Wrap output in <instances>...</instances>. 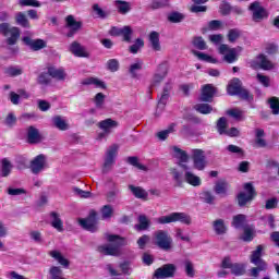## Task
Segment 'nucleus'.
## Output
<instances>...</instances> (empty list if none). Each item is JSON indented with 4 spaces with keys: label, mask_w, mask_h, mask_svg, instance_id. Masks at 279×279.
Listing matches in <instances>:
<instances>
[{
    "label": "nucleus",
    "mask_w": 279,
    "mask_h": 279,
    "mask_svg": "<svg viewBox=\"0 0 279 279\" xmlns=\"http://www.w3.org/2000/svg\"><path fill=\"white\" fill-rule=\"evenodd\" d=\"M107 241L113 244L98 246V252H100V254H105V256H120L121 247L128 245L125 238H121V235L117 234H108Z\"/></svg>",
    "instance_id": "obj_1"
},
{
    "label": "nucleus",
    "mask_w": 279,
    "mask_h": 279,
    "mask_svg": "<svg viewBox=\"0 0 279 279\" xmlns=\"http://www.w3.org/2000/svg\"><path fill=\"white\" fill-rule=\"evenodd\" d=\"M0 34L7 38L5 44L9 47H14L21 38V28L12 26L8 22H3L0 24Z\"/></svg>",
    "instance_id": "obj_2"
},
{
    "label": "nucleus",
    "mask_w": 279,
    "mask_h": 279,
    "mask_svg": "<svg viewBox=\"0 0 279 279\" xmlns=\"http://www.w3.org/2000/svg\"><path fill=\"white\" fill-rule=\"evenodd\" d=\"M243 189L244 192H240L236 195V202L240 208H245V206L252 204L256 199V195H258L252 182L244 183Z\"/></svg>",
    "instance_id": "obj_3"
},
{
    "label": "nucleus",
    "mask_w": 279,
    "mask_h": 279,
    "mask_svg": "<svg viewBox=\"0 0 279 279\" xmlns=\"http://www.w3.org/2000/svg\"><path fill=\"white\" fill-rule=\"evenodd\" d=\"M155 221L160 226H165L167 223H175L177 221H180V223H184V226H191V223L193 222L191 216L186 213H172L168 216H161L159 218H156Z\"/></svg>",
    "instance_id": "obj_4"
},
{
    "label": "nucleus",
    "mask_w": 279,
    "mask_h": 279,
    "mask_svg": "<svg viewBox=\"0 0 279 279\" xmlns=\"http://www.w3.org/2000/svg\"><path fill=\"white\" fill-rule=\"evenodd\" d=\"M154 245L163 250V252H170L173 247V238L169 234L167 230H157L154 233Z\"/></svg>",
    "instance_id": "obj_5"
},
{
    "label": "nucleus",
    "mask_w": 279,
    "mask_h": 279,
    "mask_svg": "<svg viewBox=\"0 0 279 279\" xmlns=\"http://www.w3.org/2000/svg\"><path fill=\"white\" fill-rule=\"evenodd\" d=\"M118 154H119V146L117 144H112L111 146H109V148L105 154V160L101 169L102 173L106 174L112 171V167H114V162Z\"/></svg>",
    "instance_id": "obj_6"
},
{
    "label": "nucleus",
    "mask_w": 279,
    "mask_h": 279,
    "mask_svg": "<svg viewBox=\"0 0 279 279\" xmlns=\"http://www.w3.org/2000/svg\"><path fill=\"white\" fill-rule=\"evenodd\" d=\"M248 11L252 12V21H254V23H260V21H264V19L269 16L267 9L260 5V2L258 1L251 3L248 5Z\"/></svg>",
    "instance_id": "obj_7"
},
{
    "label": "nucleus",
    "mask_w": 279,
    "mask_h": 279,
    "mask_svg": "<svg viewBox=\"0 0 279 279\" xmlns=\"http://www.w3.org/2000/svg\"><path fill=\"white\" fill-rule=\"evenodd\" d=\"M78 223L83 230H87V232H97L99 230V227L97 226V211L90 210L89 216L87 218L80 219Z\"/></svg>",
    "instance_id": "obj_8"
},
{
    "label": "nucleus",
    "mask_w": 279,
    "mask_h": 279,
    "mask_svg": "<svg viewBox=\"0 0 279 279\" xmlns=\"http://www.w3.org/2000/svg\"><path fill=\"white\" fill-rule=\"evenodd\" d=\"M193 167L197 169V171H204L206 167H208V161L206 160V154L202 149H193L192 156Z\"/></svg>",
    "instance_id": "obj_9"
},
{
    "label": "nucleus",
    "mask_w": 279,
    "mask_h": 279,
    "mask_svg": "<svg viewBox=\"0 0 279 279\" xmlns=\"http://www.w3.org/2000/svg\"><path fill=\"white\" fill-rule=\"evenodd\" d=\"M26 36L22 38V43L29 47L33 51H40V49H45L47 47V43L43 39H32L34 33L26 31L24 33Z\"/></svg>",
    "instance_id": "obj_10"
},
{
    "label": "nucleus",
    "mask_w": 279,
    "mask_h": 279,
    "mask_svg": "<svg viewBox=\"0 0 279 279\" xmlns=\"http://www.w3.org/2000/svg\"><path fill=\"white\" fill-rule=\"evenodd\" d=\"M177 271L178 267L174 264H166L155 270L154 278H175Z\"/></svg>",
    "instance_id": "obj_11"
},
{
    "label": "nucleus",
    "mask_w": 279,
    "mask_h": 279,
    "mask_svg": "<svg viewBox=\"0 0 279 279\" xmlns=\"http://www.w3.org/2000/svg\"><path fill=\"white\" fill-rule=\"evenodd\" d=\"M29 169L34 175H38V173H43L45 169H47V156L40 154L36 156L32 161Z\"/></svg>",
    "instance_id": "obj_12"
},
{
    "label": "nucleus",
    "mask_w": 279,
    "mask_h": 279,
    "mask_svg": "<svg viewBox=\"0 0 279 279\" xmlns=\"http://www.w3.org/2000/svg\"><path fill=\"white\" fill-rule=\"evenodd\" d=\"M82 21H76L75 16L68 15L65 17V27L70 31L66 33V38H73L82 29Z\"/></svg>",
    "instance_id": "obj_13"
},
{
    "label": "nucleus",
    "mask_w": 279,
    "mask_h": 279,
    "mask_svg": "<svg viewBox=\"0 0 279 279\" xmlns=\"http://www.w3.org/2000/svg\"><path fill=\"white\" fill-rule=\"evenodd\" d=\"M217 94V87H214L213 84H206L202 88V93L199 96V101H204L205 104L213 102L215 95Z\"/></svg>",
    "instance_id": "obj_14"
},
{
    "label": "nucleus",
    "mask_w": 279,
    "mask_h": 279,
    "mask_svg": "<svg viewBox=\"0 0 279 279\" xmlns=\"http://www.w3.org/2000/svg\"><path fill=\"white\" fill-rule=\"evenodd\" d=\"M258 61H252V69H262L263 71H271L274 69V63L267 59L265 54L257 56Z\"/></svg>",
    "instance_id": "obj_15"
},
{
    "label": "nucleus",
    "mask_w": 279,
    "mask_h": 279,
    "mask_svg": "<svg viewBox=\"0 0 279 279\" xmlns=\"http://www.w3.org/2000/svg\"><path fill=\"white\" fill-rule=\"evenodd\" d=\"M69 51L75 56V58H90V53L86 51V47L82 46L78 41H73L69 46Z\"/></svg>",
    "instance_id": "obj_16"
},
{
    "label": "nucleus",
    "mask_w": 279,
    "mask_h": 279,
    "mask_svg": "<svg viewBox=\"0 0 279 279\" xmlns=\"http://www.w3.org/2000/svg\"><path fill=\"white\" fill-rule=\"evenodd\" d=\"M169 73V69H167V65L159 64L157 68V72L154 74L150 86H160V83L167 77V74Z\"/></svg>",
    "instance_id": "obj_17"
},
{
    "label": "nucleus",
    "mask_w": 279,
    "mask_h": 279,
    "mask_svg": "<svg viewBox=\"0 0 279 279\" xmlns=\"http://www.w3.org/2000/svg\"><path fill=\"white\" fill-rule=\"evenodd\" d=\"M173 87L170 85V83H166L162 89V94L159 98L157 108L159 110H165V106H167V101H169V97H171V89Z\"/></svg>",
    "instance_id": "obj_18"
},
{
    "label": "nucleus",
    "mask_w": 279,
    "mask_h": 279,
    "mask_svg": "<svg viewBox=\"0 0 279 279\" xmlns=\"http://www.w3.org/2000/svg\"><path fill=\"white\" fill-rule=\"evenodd\" d=\"M27 142L31 145H37V143L43 142V135H40V132L35 126L31 125L27 129Z\"/></svg>",
    "instance_id": "obj_19"
},
{
    "label": "nucleus",
    "mask_w": 279,
    "mask_h": 279,
    "mask_svg": "<svg viewBox=\"0 0 279 279\" xmlns=\"http://www.w3.org/2000/svg\"><path fill=\"white\" fill-rule=\"evenodd\" d=\"M243 87V83L241 82V78L234 77L227 86V93L231 97H235L239 95V92Z\"/></svg>",
    "instance_id": "obj_20"
},
{
    "label": "nucleus",
    "mask_w": 279,
    "mask_h": 279,
    "mask_svg": "<svg viewBox=\"0 0 279 279\" xmlns=\"http://www.w3.org/2000/svg\"><path fill=\"white\" fill-rule=\"evenodd\" d=\"M97 125L99 130H102V132H106V134H112V130H114V128H119V122L108 118L98 122Z\"/></svg>",
    "instance_id": "obj_21"
},
{
    "label": "nucleus",
    "mask_w": 279,
    "mask_h": 279,
    "mask_svg": "<svg viewBox=\"0 0 279 279\" xmlns=\"http://www.w3.org/2000/svg\"><path fill=\"white\" fill-rule=\"evenodd\" d=\"M263 245H257L256 250L251 254V263L253 265H267L265 260H263Z\"/></svg>",
    "instance_id": "obj_22"
},
{
    "label": "nucleus",
    "mask_w": 279,
    "mask_h": 279,
    "mask_svg": "<svg viewBox=\"0 0 279 279\" xmlns=\"http://www.w3.org/2000/svg\"><path fill=\"white\" fill-rule=\"evenodd\" d=\"M48 74L53 80H58L59 82H64L66 80V72H64V69L50 66L48 68Z\"/></svg>",
    "instance_id": "obj_23"
},
{
    "label": "nucleus",
    "mask_w": 279,
    "mask_h": 279,
    "mask_svg": "<svg viewBox=\"0 0 279 279\" xmlns=\"http://www.w3.org/2000/svg\"><path fill=\"white\" fill-rule=\"evenodd\" d=\"M129 191L136 197V199H143L147 202V197H149V193L145 191V189L135 185H129Z\"/></svg>",
    "instance_id": "obj_24"
},
{
    "label": "nucleus",
    "mask_w": 279,
    "mask_h": 279,
    "mask_svg": "<svg viewBox=\"0 0 279 279\" xmlns=\"http://www.w3.org/2000/svg\"><path fill=\"white\" fill-rule=\"evenodd\" d=\"M228 189H230V184L226 180H219L214 186L216 195H222V197L228 195Z\"/></svg>",
    "instance_id": "obj_25"
},
{
    "label": "nucleus",
    "mask_w": 279,
    "mask_h": 279,
    "mask_svg": "<svg viewBox=\"0 0 279 279\" xmlns=\"http://www.w3.org/2000/svg\"><path fill=\"white\" fill-rule=\"evenodd\" d=\"M51 226L54 228V230H58V232H64V225L62 222V219L60 218V214L57 211L50 213Z\"/></svg>",
    "instance_id": "obj_26"
},
{
    "label": "nucleus",
    "mask_w": 279,
    "mask_h": 279,
    "mask_svg": "<svg viewBox=\"0 0 279 279\" xmlns=\"http://www.w3.org/2000/svg\"><path fill=\"white\" fill-rule=\"evenodd\" d=\"M138 223L135 225V230H137V232H143L145 230H149V226H151V221L149 220V218H147L145 215H140L137 218Z\"/></svg>",
    "instance_id": "obj_27"
},
{
    "label": "nucleus",
    "mask_w": 279,
    "mask_h": 279,
    "mask_svg": "<svg viewBox=\"0 0 279 279\" xmlns=\"http://www.w3.org/2000/svg\"><path fill=\"white\" fill-rule=\"evenodd\" d=\"M149 43L153 51H160V34L156 31L150 32Z\"/></svg>",
    "instance_id": "obj_28"
},
{
    "label": "nucleus",
    "mask_w": 279,
    "mask_h": 279,
    "mask_svg": "<svg viewBox=\"0 0 279 279\" xmlns=\"http://www.w3.org/2000/svg\"><path fill=\"white\" fill-rule=\"evenodd\" d=\"M82 86H96L97 88L106 89V83L95 77H87L81 81Z\"/></svg>",
    "instance_id": "obj_29"
},
{
    "label": "nucleus",
    "mask_w": 279,
    "mask_h": 279,
    "mask_svg": "<svg viewBox=\"0 0 279 279\" xmlns=\"http://www.w3.org/2000/svg\"><path fill=\"white\" fill-rule=\"evenodd\" d=\"M243 230L244 232L240 236L241 241H244L245 243H250L254 241V236H255L254 226H245Z\"/></svg>",
    "instance_id": "obj_30"
},
{
    "label": "nucleus",
    "mask_w": 279,
    "mask_h": 279,
    "mask_svg": "<svg viewBox=\"0 0 279 279\" xmlns=\"http://www.w3.org/2000/svg\"><path fill=\"white\" fill-rule=\"evenodd\" d=\"M15 23L20 25V27H24L25 29H29L32 25L29 24V20H27V15L23 12H19L15 14Z\"/></svg>",
    "instance_id": "obj_31"
},
{
    "label": "nucleus",
    "mask_w": 279,
    "mask_h": 279,
    "mask_svg": "<svg viewBox=\"0 0 279 279\" xmlns=\"http://www.w3.org/2000/svg\"><path fill=\"white\" fill-rule=\"evenodd\" d=\"M214 231L216 234L221 235L228 232V227H226V221L223 219H217L213 222Z\"/></svg>",
    "instance_id": "obj_32"
},
{
    "label": "nucleus",
    "mask_w": 279,
    "mask_h": 279,
    "mask_svg": "<svg viewBox=\"0 0 279 279\" xmlns=\"http://www.w3.org/2000/svg\"><path fill=\"white\" fill-rule=\"evenodd\" d=\"M52 123L57 130H60L61 132H66L69 130V123H66V120L62 119L61 116H56L52 118Z\"/></svg>",
    "instance_id": "obj_33"
},
{
    "label": "nucleus",
    "mask_w": 279,
    "mask_h": 279,
    "mask_svg": "<svg viewBox=\"0 0 279 279\" xmlns=\"http://www.w3.org/2000/svg\"><path fill=\"white\" fill-rule=\"evenodd\" d=\"M114 5L119 12V14H128L130 10H132V5L128 1L116 0Z\"/></svg>",
    "instance_id": "obj_34"
},
{
    "label": "nucleus",
    "mask_w": 279,
    "mask_h": 279,
    "mask_svg": "<svg viewBox=\"0 0 279 279\" xmlns=\"http://www.w3.org/2000/svg\"><path fill=\"white\" fill-rule=\"evenodd\" d=\"M184 180L187 184H191V186H199L202 184V179L191 171L185 172Z\"/></svg>",
    "instance_id": "obj_35"
},
{
    "label": "nucleus",
    "mask_w": 279,
    "mask_h": 279,
    "mask_svg": "<svg viewBox=\"0 0 279 279\" xmlns=\"http://www.w3.org/2000/svg\"><path fill=\"white\" fill-rule=\"evenodd\" d=\"M92 10L94 12V16L95 19H108L110 16L109 11H105L104 9H101V7H99V4L95 3L92 7Z\"/></svg>",
    "instance_id": "obj_36"
},
{
    "label": "nucleus",
    "mask_w": 279,
    "mask_h": 279,
    "mask_svg": "<svg viewBox=\"0 0 279 279\" xmlns=\"http://www.w3.org/2000/svg\"><path fill=\"white\" fill-rule=\"evenodd\" d=\"M192 45L193 47H195V49H198L199 51H204L208 49V46L206 45V40H204V37L202 36L193 37Z\"/></svg>",
    "instance_id": "obj_37"
},
{
    "label": "nucleus",
    "mask_w": 279,
    "mask_h": 279,
    "mask_svg": "<svg viewBox=\"0 0 279 279\" xmlns=\"http://www.w3.org/2000/svg\"><path fill=\"white\" fill-rule=\"evenodd\" d=\"M168 21L169 23H182L184 19H186V15L184 13H180L178 11H172L168 14Z\"/></svg>",
    "instance_id": "obj_38"
},
{
    "label": "nucleus",
    "mask_w": 279,
    "mask_h": 279,
    "mask_svg": "<svg viewBox=\"0 0 279 279\" xmlns=\"http://www.w3.org/2000/svg\"><path fill=\"white\" fill-rule=\"evenodd\" d=\"M192 53L203 62H210L211 64H217V59L213 58L211 56H208L207 53L199 52L197 50H192Z\"/></svg>",
    "instance_id": "obj_39"
},
{
    "label": "nucleus",
    "mask_w": 279,
    "mask_h": 279,
    "mask_svg": "<svg viewBox=\"0 0 279 279\" xmlns=\"http://www.w3.org/2000/svg\"><path fill=\"white\" fill-rule=\"evenodd\" d=\"M133 34L134 29H132V26H123L120 36H122L123 43H132Z\"/></svg>",
    "instance_id": "obj_40"
},
{
    "label": "nucleus",
    "mask_w": 279,
    "mask_h": 279,
    "mask_svg": "<svg viewBox=\"0 0 279 279\" xmlns=\"http://www.w3.org/2000/svg\"><path fill=\"white\" fill-rule=\"evenodd\" d=\"M216 129L218 133L223 136L228 132V119L226 117H221L216 124Z\"/></svg>",
    "instance_id": "obj_41"
},
{
    "label": "nucleus",
    "mask_w": 279,
    "mask_h": 279,
    "mask_svg": "<svg viewBox=\"0 0 279 279\" xmlns=\"http://www.w3.org/2000/svg\"><path fill=\"white\" fill-rule=\"evenodd\" d=\"M49 254L52 258H54V260H58L60 265H62L63 267H69V259L64 258L60 251H50Z\"/></svg>",
    "instance_id": "obj_42"
},
{
    "label": "nucleus",
    "mask_w": 279,
    "mask_h": 279,
    "mask_svg": "<svg viewBox=\"0 0 279 279\" xmlns=\"http://www.w3.org/2000/svg\"><path fill=\"white\" fill-rule=\"evenodd\" d=\"M199 198L202 199V202H204L205 204H209L210 206L215 204V195H213V192L210 191L201 192Z\"/></svg>",
    "instance_id": "obj_43"
},
{
    "label": "nucleus",
    "mask_w": 279,
    "mask_h": 279,
    "mask_svg": "<svg viewBox=\"0 0 279 279\" xmlns=\"http://www.w3.org/2000/svg\"><path fill=\"white\" fill-rule=\"evenodd\" d=\"M12 173V162L8 159H2V166H1V177L8 178Z\"/></svg>",
    "instance_id": "obj_44"
},
{
    "label": "nucleus",
    "mask_w": 279,
    "mask_h": 279,
    "mask_svg": "<svg viewBox=\"0 0 279 279\" xmlns=\"http://www.w3.org/2000/svg\"><path fill=\"white\" fill-rule=\"evenodd\" d=\"M174 157L180 160V162H189V154H186L185 150H182V148L174 146L173 147Z\"/></svg>",
    "instance_id": "obj_45"
},
{
    "label": "nucleus",
    "mask_w": 279,
    "mask_h": 279,
    "mask_svg": "<svg viewBox=\"0 0 279 279\" xmlns=\"http://www.w3.org/2000/svg\"><path fill=\"white\" fill-rule=\"evenodd\" d=\"M194 110L201 114H210V112H213V106L208 104H197L194 106Z\"/></svg>",
    "instance_id": "obj_46"
},
{
    "label": "nucleus",
    "mask_w": 279,
    "mask_h": 279,
    "mask_svg": "<svg viewBox=\"0 0 279 279\" xmlns=\"http://www.w3.org/2000/svg\"><path fill=\"white\" fill-rule=\"evenodd\" d=\"M246 219L247 217L243 214L234 216L232 220L233 228H235L236 230H239V228H243V223H245Z\"/></svg>",
    "instance_id": "obj_47"
},
{
    "label": "nucleus",
    "mask_w": 279,
    "mask_h": 279,
    "mask_svg": "<svg viewBox=\"0 0 279 279\" xmlns=\"http://www.w3.org/2000/svg\"><path fill=\"white\" fill-rule=\"evenodd\" d=\"M235 96L240 97L243 101H254V95H252L245 87H241Z\"/></svg>",
    "instance_id": "obj_48"
},
{
    "label": "nucleus",
    "mask_w": 279,
    "mask_h": 279,
    "mask_svg": "<svg viewBox=\"0 0 279 279\" xmlns=\"http://www.w3.org/2000/svg\"><path fill=\"white\" fill-rule=\"evenodd\" d=\"M227 38L229 43H236L239 38H241V29L239 28H231L228 32Z\"/></svg>",
    "instance_id": "obj_49"
},
{
    "label": "nucleus",
    "mask_w": 279,
    "mask_h": 279,
    "mask_svg": "<svg viewBox=\"0 0 279 279\" xmlns=\"http://www.w3.org/2000/svg\"><path fill=\"white\" fill-rule=\"evenodd\" d=\"M170 173L173 177L175 186H182V184H184V179L182 178V173L180 171H178V169L171 168Z\"/></svg>",
    "instance_id": "obj_50"
},
{
    "label": "nucleus",
    "mask_w": 279,
    "mask_h": 279,
    "mask_svg": "<svg viewBox=\"0 0 279 279\" xmlns=\"http://www.w3.org/2000/svg\"><path fill=\"white\" fill-rule=\"evenodd\" d=\"M126 162L131 165L132 167H136V169H140L141 171H147V167L143 166L138 162V157L131 156L126 158Z\"/></svg>",
    "instance_id": "obj_51"
},
{
    "label": "nucleus",
    "mask_w": 279,
    "mask_h": 279,
    "mask_svg": "<svg viewBox=\"0 0 279 279\" xmlns=\"http://www.w3.org/2000/svg\"><path fill=\"white\" fill-rule=\"evenodd\" d=\"M102 219H110L114 215V209L111 205H104L100 209Z\"/></svg>",
    "instance_id": "obj_52"
},
{
    "label": "nucleus",
    "mask_w": 279,
    "mask_h": 279,
    "mask_svg": "<svg viewBox=\"0 0 279 279\" xmlns=\"http://www.w3.org/2000/svg\"><path fill=\"white\" fill-rule=\"evenodd\" d=\"M145 47V41L142 38H137L135 40V44L129 47L130 53H138L140 49H143Z\"/></svg>",
    "instance_id": "obj_53"
},
{
    "label": "nucleus",
    "mask_w": 279,
    "mask_h": 279,
    "mask_svg": "<svg viewBox=\"0 0 279 279\" xmlns=\"http://www.w3.org/2000/svg\"><path fill=\"white\" fill-rule=\"evenodd\" d=\"M173 130H175V123H172L167 130L158 132L157 137L159 138V141H167L169 134H171Z\"/></svg>",
    "instance_id": "obj_54"
},
{
    "label": "nucleus",
    "mask_w": 279,
    "mask_h": 279,
    "mask_svg": "<svg viewBox=\"0 0 279 279\" xmlns=\"http://www.w3.org/2000/svg\"><path fill=\"white\" fill-rule=\"evenodd\" d=\"M231 274H233V276H244L245 266L239 263L233 264V266L231 267Z\"/></svg>",
    "instance_id": "obj_55"
},
{
    "label": "nucleus",
    "mask_w": 279,
    "mask_h": 279,
    "mask_svg": "<svg viewBox=\"0 0 279 279\" xmlns=\"http://www.w3.org/2000/svg\"><path fill=\"white\" fill-rule=\"evenodd\" d=\"M94 104L98 109L104 108V104H106V95L104 93L96 94L94 97Z\"/></svg>",
    "instance_id": "obj_56"
},
{
    "label": "nucleus",
    "mask_w": 279,
    "mask_h": 279,
    "mask_svg": "<svg viewBox=\"0 0 279 279\" xmlns=\"http://www.w3.org/2000/svg\"><path fill=\"white\" fill-rule=\"evenodd\" d=\"M256 80L259 82V84H262V86H264V88H269V86H271V78H269L267 75L258 73L256 75Z\"/></svg>",
    "instance_id": "obj_57"
},
{
    "label": "nucleus",
    "mask_w": 279,
    "mask_h": 279,
    "mask_svg": "<svg viewBox=\"0 0 279 279\" xmlns=\"http://www.w3.org/2000/svg\"><path fill=\"white\" fill-rule=\"evenodd\" d=\"M142 69H143V63H141V62L131 64V66L129 69V73L131 74L133 80H137L138 74L136 73V71H141Z\"/></svg>",
    "instance_id": "obj_58"
},
{
    "label": "nucleus",
    "mask_w": 279,
    "mask_h": 279,
    "mask_svg": "<svg viewBox=\"0 0 279 279\" xmlns=\"http://www.w3.org/2000/svg\"><path fill=\"white\" fill-rule=\"evenodd\" d=\"M37 82H38V84H41L43 86H47V85L51 84V75H49V73H47V72H43L39 74Z\"/></svg>",
    "instance_id": "obj_59"
},
{
    "label": "nucleus",
    "mask_w": 279,
    "mask_h": 279,
    "mask_svg": "<svg viewBox=\"0 0 279 279\" xmlns=\"http://www.w3.org/2000/svg\"><path fill=\"white\" fill-rule=\"evenodd\" d=\"M106 66L108 69V71H110L111 73H117V71H119V60L117 59H110L107 61Z\"/></svg>",
    "instance_id": "obj_60"
},
{
    "label": "nucleus",
    "mask_w": 279,
    "mask_h": 279,
    "mask_svg": "<svg viewBox=\"0 0 279 279\" xmlns=\"http://www.w3.org/2000/svg\"><path fill=\"white\" fill-rule=\"evenodd\" d=\"M236 60H239L236 57V49L231 48L229 53L225 56V61L228 62V64H232L233 62H236Z\"/></svg>",
    "instance_id": "obj_61"
},
{
    "label": "nucleus",
    "mask_w": 279,
    "mask_h": 279,
    "mask_svg": "<svg viewBox=\"0 0 279 279\" xmlns=\"http://www.w3.org/2000/svg\"><path fill=\"white\" fill-rule=\"evenodd\" d=\"M184 267H185V274L189 278H194L195 277V268L193 267V263L189 259L184 262Z\"/></svg>",
    "instance_id": "obj_62"
},
{
    "label": "nucleus",
    "mask_w": 279,
    "mask_h": 279,
    "mask_svg": "<svg viewBox=\"0 0 279 279\" xmlns=\"http://www.w3.org/2000/svg\"><path fill=\"white\" fill-rule=\"evenodd\" d=\"M49 274L52 279H64V277L62 275V269H60V267H58V266L51 267L49 270Z\"/></svg>",
    "instance_id": "obj_63"
},
{
    "label": "nucleus",
    "mask_w": 279,
    "mask_h": 279,
    "mask_svg": "<svg viewBox=\"0 0 279 279\" xmlns=\"http://www.w3.org/2000/svg\"><path fill=\"white\" fill-rule=\"evenodd\" d=\"M272 114H279V99L277 97H271L268 100Z\"/></svg>",
    "instance_id": "obj_64"
}]
</instances>
